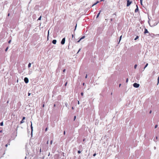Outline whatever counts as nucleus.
<instances>
[{"mask_svg":"<svg viewBox=\"0 0 159 159\" xmlns=\"http://www.w3.org/2000/svg\"><path fill=\"white\" fill-rule=\"evenodd\" d=\"M79 103H79V101H78V104H79Z\"/></svg>","mask_w":159,"mask_h":159,"instance_id":"44","label":"nucleus"},{"mask_svg":"<svg viewBox=\"0 0 159 159\" xmlns=\"http://www.w3.org/2000/svg\"><path fill=\"white\" fill-rule=\"evenodd\" d=\"M104 1V0H100V2L103 1Z\"/></svg>","mask_w":159,"mask_h":159,"instance_id":"47","label":"nucleus"},{"mask_svg":"<svg viewBox=\"0 0 159 159\" xmlns=\"http://www.w3.org/2000/svg\"><path fill=\"white\" fill-rule=\"evenodd\" d=\"M10 16V13H8V16Z\"/></svg>","mask_w":159,"mask_h":159,"instance_id":"48","label":"nucleus"},{"mask_svg":"<svg viewBox=\"0 0 159 159\" xmlns=\"http://www.w3.org/2000/svg\"><path fill=\"white\" fill-rule=\"evenodd\" d=\"M47 143L48 144V141Z\"/></svg>","mask_w":159,"mask_h":159,"instance_id":"46","label":"nucleus"},{"mask_svg":"<svg viewBox=\"0 0 159 159\" xmlns=\"http://www.w3.org/2000/svg\"><path fill=\"white\" fill-rule=\"evenodd\" d=\"M24 81L26 83H27L29 82V80L27 77H25L24 79Z\"/></svg>","mask_w":159,"mask_h":159,"instance_id":"3","label":"nucleus"},{"mask_svg":"<svg viewBox=\"0 0 159 159\" xmlns=\"http://www.w3.org/2000/svg\"><path fill=\"white\" fill-rule=\"evenodd\" d=\"M78 153L79 154L80 153H81V151H78Z\"/></svg>","mask_w":159,"mask_h":159,"instance_id":"19","label":"nucleus"},{"mask_svg":"<svg viewBox=\"0 0 159 159\" xmlns=\"http://www.w3.org/2000/svg\"><path fill=\"white\" fill-rule=\"evenodd\" d=\"M76 26H77V25H76V26H75V29H76Z\"/></svg>","mask_w":159,"mask_h":159,"instance_id":"51","label":"nucleus"},{"mask_svg":"<svg viewBox=\"0 0 159 159\" xmlns=\"http://www.w3.org/2000/svg\"><path fill=\"white\" fill-rule=\"evenodd\" d=\"M7 102V103H8V101Z\"/></svg>","mask_w":159,"mask_h":159,"instance_id":"53","label":"nucleus"},{"mask_svg":"<svg viewBox=\"0 0 159 159\" xmlns=\"http://www.w3.org/2000/svg\"><path fill=\"white\" fill-rule=\"evenodd\" d=\"M67 82H66V83H65V86H66L67 85Z\"/></svg>","mask_w":159,"mask_h":159,"instance_id":"28","label":"nucleus"},{"mask_svg":"<svg viewBox=\"0 0 159 159\" xmlns=\"http://www.w3.org/2000/svg\"><path fill=\"white\" fill-rule=\"evenodd\" d=\"M128 78H127L126 80V82L127 83L128 82Z\"/></svg>","mask_w":159,"mask_h":159,"instance_id":"25","label":"nucleus"},{"mask_svg":"<svg viewBox=\"0 0 159 159\" xmlns=\"http://www.w3.org/2000/svg\"><path fill=\"white\" fill-rule=\"evenodd\" d=\"M121 85V84H120L119 85V87H120V86Z\"/></svg>","mask_w":159,"mask_h":159,"instance_id":"45","label":"nucleus"},{"mask_svg":"<svg viewBox=\"0 0 159 159\" xmlns=\"http://www.w3.org/2000/svg\"><path fill=\"white\" fill-rule=\"evenodd\" d=\"M44 106H45L44 104H43V105H42V107H44Z\"/></svg>","mask_w":159,"mask_h":159,"instance_id":"32","label":"nucleus"},{"mask_svg":"<svg viewBox=\"0 0 159 159\" xmlns=\"http://www.w3.org/2000/svg\"><path fill=\"white\" fill-rule=\"evenodd\" d=\"M11 40H10L8 41V43H11Z\"/></svg>","mask_w":159,"mask_h":159,"instance_id":"34","label":"nucleus"},{"mask_svg":"<svg viewBox=\"0 0 159 159\" xmlns=\"http://www.w3.org/2000/svg\"><path fill=\"white\" fill-rule=\"evenodd\" d=\"M8 47H7V48H6V49H5V51H6V52L8 50Z\"/></svg>","mask_w":159,"mask_h":159,"instance_id":"17","label":"nucleus"},{"mask_svg":"<svg viewBox=\"0 0 159 159\" xmlns=\"http://www.w3.org/2000/svg\"><path fill=\"white\" fill-rule=\"evenodd\" d=\"M157 125H155V128H157Z\"/></svg>","mask_w":159,"mask_h":159,"instance_id":"23","label":"nucleus"},{"mask_svg":"<svg viewBox=\"0 0 159 159\" xmlns=\"http://www.w3.org/2000/svg\"><path fill=\"white\" fill-rule=\"evenodd\" d=\"M137 66V65L136 64L134 66V69H136Z\"/></svg>","mask_w":159,"mask_h":159,"instance_id":"15","label":"nucleus"},{"mask_svg":"<svg viewBox=\"0 0 159 159\" xmlns=\"http://www.w3.org/2000/svg\"><path fill=\"white\" fill-rule=\"evenodd\" d=\"M72 108V110H74V107H72V108Z\"/></svg>","mask_w":159,"mask_h":159,"instance_id":"38","label":"nucleus"},{"mask_svg":"<svg viewBox=\"0 0 159 159\" xmlns=\"http://www.w3.org/2000/svg\"><path fill=\"white\" fill-rule=\"evenodd\" d=\"M99 14H100V12H99V13H98V15H97V17H98V16H99Z\"/></svg>","mask_w":159,"mask_h":159,"instance_id":"20","label":"nucleus"},{"mask_svg":"<svg viewBox=\"0 0 159 159\" xmlns=\"http://www.w3.org/2000/svg\"><path fill=\"white\" fill-rule=\"evenodd\" d=\"M132 1H130L129 0H127V6H129L132 3Z\"/></svg>","mask_w":159,"mask_h":159,"instance_id":"2","label":"nucleus"},{"mask_svg":"<svg viewBox=\"0 0 159 159\" xmlns=\"http://www.w3.org/2000/svg\"><path fill=\"white\" fill-rule=\"evenodd\" d=\"M7 146H8V145H7V144H6V145H5V146H6V147H7Z\"/></svg>","mask_w":159,"mask_h":159,"instance_id":"41","label":"nucleus"},{"mask_svg":"<svg viewBox=\"0 0 159 159\" xmlns=\"http://www.w3.org/2000/svg\"><path fill=\"white\" fill-rule=\"evenodd\" d=\"M54 107H55V104H54Z\"/></svg>","mask_w":159,"mask_h":159,"instance_id":"54","label":"nucleus"},{"mask_svg":"<svg viewBox=\"0 0 159 159\" xmlns=\"http://www.w3.org/2000/svg\"><path fill=\"white\" fill-rule=\"evenodd\" d=\"M25 117H23V119H22V120H24V119H25Z\"/></svg>","mask_w":159,"mask_h":159,"instance_id":"33","label":"nucleus"},{"mask_svg":"<svg viewBox=\"0 0 159 159\" xmlns=\"http://www.w3.org/2000/svg\"><path fill=\"white\" fill-rule=\"evenodd\" d=\"M65 38H64L62 39V40L61 41V44H64L65 43Z\"/></svg>","mask_w":159,"mask_h":159,"instance_id":"4","label":"nucleus"},{"mask_svg":"<svg viewBox=\"0 0 159 159\" xmlns=\"http://www.w3.org/2000/svg\"><path fill=\"white\" fill-rule=\"evenodd\" d=\"M151 112H152V111L151 110V111H150V112H149V113H150V114H151Z\"/></svg>","mask_w":159,"mask_h":159,"instance_id":"39","label":"nucleus"},{"mask_svg":"<svg viewBox=\"0 0 159 159\" xmlns=\"http://www.w3.org/2000/svg\"><path fill=\"white\" fill-rule=\"evenodd\" d=\"M31 64L30 63H29L28 66L29 67H30L31 66Z\"/></svg>","mask_w":159,"mask_h":159,"instance_id":"13","label":"nucleus"},{"mask_svg":"<svg viewBox=\"0 0 159 159\" xmlns=\"http://www.w3.org/2000/svg\"><path fill=\"white\" fill-rule=\"evenodd\" d=\"M149 33V32L148 31V30L146 29L145 28L144 33V34H146V33Z\"/></svg>","mask_w":159,"mask_h":159,"instance_id":"5","label":"nucleus"},{"mask_svg":"<svg viewBox=\"0 0 159 159\" xmlns=\"http://www.w3.org/2000/svg\"><path fill=\"white\" fill-rule=\"evenodd\" d=\"M85 140V139H84L83 140V141H84Z\"/></svg>","mask_w":159,"mask_h":159,"instance_id":"49","label":"nucleus"},{"mask_svg":"<svg viewBox=\"0 0 159 159\" xmlns=\"http://www.w3.org/2000/svg\"><path fill=\"white\" fill-rule=\"evenodd\" d=\"M96 155V154L95 153L93 154V156L95 157Z\"/></svg>","mask_w":159,"mask_h":159,"instance_id":"31","label":"nucleus"},{"mask_svg":"<svg viewBox=\"0 0 159 159\" xmlns=\"http://www.w3.org/2000/svg\"><path fill=\"white\" fill-rule=\"evenodd\" d=\"M83 93L82 92L81 93V95L82 96H83Z\"/></svg>","mask_w":159,"mask_h":159,"instance_id":"26","label":"nucleus"},{"mask_svg":"<svg viewBox=\"0 0 159 159\" xmlns=\"http://www.w3.org/2000/svg\"><path fill=\"white\" fill-rule=\"evenodd\" d=\"M85 38V36H82L80 39L78 41V42H80V41L82 39H84Z\"/></svg>","mask_w":159,"mask_h":159,"instance_id":"8","label":"nucleus"},{"mask_svg":"<svg viewBox=\"0 0 159 159\" xmlns=\"http://www.w3.org/2000/svg\"><path fill=\"white\" fill-rule=\"evenodd\" d=\"M48 128H46L45 129V131H47V130H48Z\"/></svg>","mask_w":159,"mask_h":159,"instance_id":"29","label":"nucleus"},{"mask_svg":"<svg viewBox=\"0 0 159 159\" xmlns=\"http://www.w3.org/2000/svg\"><path fill=\"white\" fill-rule=\"evenodd\" d=\"M24 122H25V121L24 120H22L20 122V123L22 124V123H24Z\"/></svg>","mask_w":159,"mask_h":159,"instance_id":"10","label":"nucleus"},{"mask_svg":"<svg viewBox=\"0 0 159 159\" xmlns=\"http://www.w3.org/2000/svg\"><path fill=\"white\" fill-rule=\"evenodd\" d=\"M28 96H30V93H28Z\"/></svg>","mask_w":159,"mask_h":159,"instance_id":"35","label":"nucleus"},{"mask_svg":"<svg viewBox=\"0 0 159 159\" xmlns=\"http://www.w3.org/2000/svg\"><path fill=\"white\" fill-rule=\"evenodd\" d=\"M64 133V135H65V134H66L65 131H64V133Z\"/></svg>","mask_w":159,"mask_h":159,"instance_id":"36","label":"nucleus"},{"mask_svg":"<svg viewBox=\"0 0 159 159\" xmlns=\"http://www.w3.org/2000/svg\"><path fill=\"white\" fill-rule=\"evenodd\" d=\"M65 69H64V70H63V72H65Z\"/></svg>","mask_w":159,"mask_h":159,"instance_id":"40","label":"nucleus"},{"mask_svg":"<svg viewBox=\"0 0 159 159\" xmlns=\"http://www.w3.org/2000/svg\"><path fill=\"white\" fill-rule=\"evenodd\" d=\"M84 84H85V83H83V85L84 86Z\"/></svg>","mask_w":159,"mask_h":159,"instance_id":"43","label":"nucleus"},{"mask_svg":"<svg viewBox=\"0 0 159 159\" xmlns=\"http://www.w3.org/2000/svg\"><path fill=\"white\" fill-rule=\"evenodd\" d=\"M76 118V116H74V120H75Z\"/></svg>","mask_w":159,"mask_h":159,"instance_id":"18","label":"nucleus"},{"mask_svg":"<svg viewBox=\"0 0 159 159\" xmlns=\"http://www.w3.org/2000/svg\"><path fill=\"white\" fill-rule=\"evenodd\" d=\"M98 2H98H98H97L96 3H94V4H93V5H96V4H97V3H98Z\"/></svg>","mask_w":159,"mask_h":159,"instance_id":"22","label":"nucleus"},{"mask_svg":"<svg viewBox=\"0 0 159 159\" xmlns=\"http://www.w3.org/2000/svg\"><path fill=\"white\" fill-rule=\"evenodd\" d=\"M87 77H88V75H87V74H86V76H85V78H87Z\"/></svg>","mask_w":159,"mask_h":159,"instance_id":"27","label":"nucleus"},{"mask_svg":"<svg viewBox=\"0 0 159 159\" xmlns=\"http://www.w3.org/2000/svg\"><path fill=\"white\" fill-rule=\"evenodd\" d=\"M41 16H40L38 19V20H40L41 19Z\"/></svg>","mask_w":159,"mask_h":159,"instance_id":"16","label":"nucleus"},{"mask_svg":"<svg viewBox=\"0 0 159 159\" xmlns=\"http://www.w3.org/2000/svg\"><path fill=\"white\" fill-rule=\"evenodd\" d=\"M133 86L135 88H138L139 86V84L137 83H134L133 84Z\"/></svg>","mask_w":159,"mask_h":159,"instance_id":"1","label":"nucleus"},{"mask_svg":"<svg viewBox=\"0 0 159 159\" xmlns=\"http://www.w3.org/2000/svg\"><path fill=\"white\" fill-rule=\"evenodd\" d=\"M56 42H57V40H53L52 41V43L53 44H56Z\"/></svg>","mask_w":159,"mask_h":159,"instance_id":"7","label":"nucleus"},{"mask_svg":"<svg viewBox=\"0 0 159 159\" xmlns=\"http://www.w3.org/2000/svg\"><path fill=\"white\" fill-rule=\"evenodd\" d=\"M31 128L32 131L33 130V127H32V123L31 121Z\"/></svg>","mask_w":159,"mask_h":159,"instance_id":"9","label":"nucleus"},{"mask_svg":"<svg viewBox=\"0 0 159 159\" xmlns=\"http://www.w3.org/2000/svg\"><path fill=\"white\" fill-rule=\"evenodd\" d=\"M49 34V31L48 30V36Z\"/></svg>","mask_w":159,"mask_h":159,"instance_id":"42","label":"nucleus"},{"mask_svg":"<svg viewBox=\"0 0 159 159\" xmlns=\"http://www.w3.org/2000/svg\"><path fill=\"white\" fill-rule=\"evenodd\" d=\"M0 125L1 126H2L3 125V122H1L0 124Z\"/></svg>","mask_w":159,"mask_h":159,"instance_id":"12","label":"nucleus"},{"mask_svg":"<svg viewBox=\"0 0 159 159\" xmlns=\"http://www.w3.org/2000/svg\"><path fill=\"white\" fill-rule=\"evenodd\" d=\"M140 3H141V4L142 5H143V4H142V1H141V2H140Z\"/></svg>","mask_w":159,"mask_h":159,"instance_id":"37","label":"nucleus"},{"mask_svg":"<svg viewBox=\"0 0 159 159\" xmlns=\"http://www.w3.org/2000/svg\"><path fill=\"white\" fill-rule=\"evenodd\" d=\"M148 63H147V64H146L145 65V66L144 67V69L145 68H146L147 66H148Z\"/></svg>","mask_w":159,"mask_h":159,"instance_id":"11","label":"nucleus"},{"mask_svg":"<svg viewBox=\"0 0 159 159\" xmlns=\"http://www.w3.org/2000/svg\"><path fill=\"white\" fill-rule=\"evenodd\" d=\"M143 1V0H140V2H141V1Z\"/></svg>","mask_w":159,"mask_h":159,"instance_id":"50","label":"nucleus"},{"mask_svg":"<svg viewBox=\"0 0 159 159\" xmlns=\"http://www.w3.org/2000/svg\"><path fill=\"white\" fill-rule=\"evenodd\" d=\"M157 80H158V84L159 83V76L158 78L157 79Z\"/></svg>","mask_w":159,"mask_h":159,"instance_id":"30","label":"nucleus"},{"mask_svg":"<svg viewBox=\"0 0 159 159\" xmlns=\"http://www.w3.org/2000/svg\"><path fill=\"white\" fill-rule=\"evenodd\" d=\"M52 140H51L50 142V144H52Z\"/></svg>","mask_w":159,"mask_h":159,"instance_id":"21","label":"nucleus"},{"mask_svg":"<svg viewBox=\"0 0 159 159\" xmlns=\"http://www.w3.org/2000/svg\"><path fill=\"white\" fill-rule=\"evenodd\" d=\"M136 7H137V8L135 9V12H138L139 11L138 7L137 5H136Z\"/></svg>","mask_w":159,"mask_h":159,"instance_id":"6","label":"nucleus"},{"mask_svg":"<svg viewBox=\"0 0 159 159\" xmlns=\"http://www.w3.org/2000/svg\"><path fill=\"white\" fill-rule=\"evenodd\" d=\"M122 36H121L120 37V40H121V37H122Z\"/></svg>","mask_w":159,"mask_h":159,"instance_id":"24","label":"nucleus"},{"mask_svg":"<svg viewBox=\"0 0 159 159\" xmlns=\"http://www.w3.org/2000/svg\"><path fill=\"white\" fill-rule=\"evenodd\" d=\"M139 38V36H137L135 38V39H134V40H136L137 39H138Z\"/></svg>","mask_w":159,"mask_h":159,"instance_id":"14","label":"nucleus"},{"mask_svg":"<svg viewBox=\"0 0 159 159\" xmlns=\"http://www.w3.org/2000/svg\"><path fill=\"white\" fill-rule=\"evenodd\" d=\"M41 152V149H40V152Z\"/></svg>","mask_w":159,"mask_h":159,"instance_id":"52","label":"nucleus"}]
</instances>
